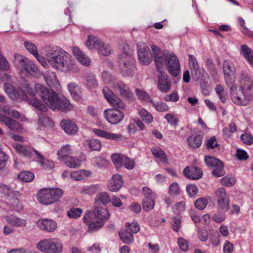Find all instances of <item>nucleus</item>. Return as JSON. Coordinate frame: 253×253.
I'll return each instance as SVG.
<instances>
[{
	"label": "nucleus",
	"instance_id": "f257e3e1",
	"mask_svg": "<svg viewBox=\"0 0 253 253\" xmlns=\"http://www.w3.org/2000/svg\"><path fill=\"white\" fill-rule=\"evenodd\" d=\"M111 197L106 192L98 193L95 198L94 210L88 211L84 216V222L88 226V231L94 232L101 229L110 217V213L105 208L99 207L100 204L106 205L111 202Z\"/></svg>",
	"mask_w": 253,
	"mask_h": 253
},
{
	"label": "nucleus",
	"instance_id": "f03ea898",
	"mask_svg": "<svg viewBox=\"0 0 253 253\" xmlns=\"http://www.w3.org/2000/svg\"><path fill=\"white\" fill-rule=\"evenodd\" d=\"M36 88L44 103L51 109L65 112L72 109L73 105L69 101L64 97L59 96L52 89H49L41 84H36Z\"/></svg>",
	"mask_w": 253,
	"mask_h": 253
},
{
	"label": "nucleus",
	"instance_id": "7ed1b4c3",
	"mask_svg": "<svg viewBox=\"0 0 253 253\" xmlns=\"http://www.w3.org/2000/svg\"><path fill=\"white\" fill-rule=\"evenodd\" d=\"M47 60L52 66L62 71H74L75 70V64L71 56L60 47H52L47 53Z\"/></svg>",
	"mask_w": 253,
	"mask_h": 253
},
{
	"label": "nucleus",
	"instance_id": "20e7f679",
	"mask_svg": "<svg viewBox=\"0 0 253 253\" xmlns=\"http://www.w3.org/2000/svg\"><path fill=\"white\" fill-rule=\"evenodd\" d=\"M102 77L105 83L109 84L116 93L129 101L133 100V94L126 84L118 80L106 71L102 73Z\"/></svg>",
	"mask_w": 253,
	"mask_h": 253
},
{
	"label": "nucleus",
	"instance_id": "39448f33",
	"mask_svg": "<svg viewBox=\"0 0 253 253\" xmlns=\"http://www.w3.org/2000/svg\"><path fill=\"white\" fill-rule=\"evenodd\" d=\"M118 59L122 76H132L135 69V60L132 56V50L127 44L124 46L123 52L119 55Z\"/></svg>",
	"mask_w": 253,
	"mask_h": 253
},
{
	"label": "nucleus",
	"instance_id": "423d86ee",
	"mask_svg": "<svg viewBox=\"0 0 253 253\" xmlns=\"http://www.w3.org/2000/svg\"><path fill=\"white\" fill-rule=\"evenodd\" d=\"M63 194V190L60 188H43L37 193V200L40 203L48 205L58 201Z\"/></svg>",
	"mask_w": 253,
	"mask_h": 253
},
{
	"label": "nucleus",
	"instance_id": "0eeeda50",
	"mask_svg": "<svg viewBox=\"0 0 253 253\" xmlns=\"http://www.w3.org/2000/svg\"><path fill=\"white\" fill-rule=\"evenodd\" d=\"M37 248L45 253H59L62 251L63 244L57 238H49L39 242Z\"/></svg>",
	"mask_w": 253,
	"mask_h": 253
},
{
	"label": "nucleus",
	"instance_id": "6e6552de",
	"mask_svg": "<svg viewBox=\"0 0 253 253\" xmlns=\"http://www.w3.org/2000/svg\"><path fill=\"white\" fill-rule=\"evenodd\" d=\"M85 45L89 49H96L99 54L104 56L108 55L111 53L109 45L94 36H88Z\"/></svg>",
	"mask_w": 253,
	"mask_h": 253
},
{
	"label": "nucleus",
	"instance_id": "1a4fd4ad",
	"mask_svg": "<svg viewBox=\"0 0 253 253\" xmlns=\"http://www.w3.org/2000/svg\"><path fill=\"white\" fill-rule=\"evenodd\" d=\"M214 194L217 200V208L224 212L228 211L230 199L225 189L223 187H218L214 191Z\"/></svg>",
	"mask_w": 253,
	"mask_h": 253
},
{
	"label": "nucleus",
	"instance_id": "9d476101",
	"mask_svg": "<svg viewBox=\"0 0 253 253\" xmlns=\"http://www.w3.org/2000/svg\"><path fill=\"white\" fill-rule=\"evenodd\" d=\"M239 91L250 101L253 99V81L250 76L245 73L241 75Z\"/></svg>",
	"mask_w": 253,
	"mask_h": 253
},
{
	"label": "nucleus",
	"instance_id": "9b49d317",
	"mask_svg": "<svg viewBox=\"0 0 253 253\" xmlns=\"http://www.w3.org/2000/svg\"><path fill=\"white\" fill-rule=\"evenodd\" d=\"M38 84H35L34 88H32L29 85H27L25 90V93L27 95V99L26 100H28L30 104L32 105L38 110L45 112L47 111L46 106L44 105L40 100H39L36 97H35L36 94H38L39 96H40L38 93L36 88V85Z\"/></svg>",
	"mask_w": 253,
	"mask_h": 253
},
{
	"label": "nucleus",
	"instance_id": "f8f14e48",
	"mask_svg": "<svg viewBox=\"0 0 253 253\" xmlns=\"http://www.w3.org/2000/svg\"><path fill=\"white\" fill-rule=\"evenodd\" d=\"M152 50L157 70L158 72L162 71L161 67L164 63L166 64L167 59L170 53L168 50H161L157 45H153Z\"/></svg>",
	"mask_w": 253,
	"mask_h": 253
},
{
	"label": "nucleus",
	"instance_id": "ddd939ff",
	"mask_svg": "<svg viewBox=\"0 0 253 253\" xmlns=\"http://www.w3.org/2000/svg\"><path fill=\"white\" fill-rule=\"evenodd\" d=\"M205 162L207 166L213 169L212 174L215 177H219L224 174L223 164L219 159L211 156H206Z\"/></svg>",
	"mask_w": 253,
	"mask_h": 253
},
{
	"label": "nucleus",
	"instance_id": "4468645a",
	"mask_svg": "<svg viewBox=\"0 0 253 253\" xmlns=\"http://www.w3.org/2000/svg\"><path fill=\"white\" fill-rule=\"evenodd\" d=\"M137 54L140 63L144 65L150 64L152 60V54L149 46L144 42H140L137 44Z\"/></svg>",
	"mask_w": 253,
	"mask_h": 253
},
{
	"label": "nucleus",
	"instance_id": "2eb2a0df",
	"mask_svg": "<svg viewBox=\"0 0 253 253\" xmlns=\"http://www.w3.org/2000/svg\"><path fill=\"white\" fill-rule=\"evenodd\" d=\"M4 90L8 96L13 100H26L27 95L22 89L14 87L9 83L4 84Z\"/></svg>",
	"mask_w": 253,
	"mask_h": 253
},
{
	"label": "nucleus",
	"instance_id": "dca6fc26",
	"mask_svg": "<svg viewBox=\"0 0 253 253\" xmlns=\"http://www.w3.org/2000/svg\"><path fill=\"white\" fill-rule=\"evenodd\" d=\"M104 97L115 109H124L125 107L124 102L119 98L108 87H104L102 89Z\"/></svg>",
	"mask_w": 253,
	"mask_h": 253
},
{
	"label": "nucleus",
	"instance_id": "f3484780",
	"mask_svg": "<svg viewBox=\"0 0 253 253\" xmlns=\"http://www.w3.org/2000/svg\"><path fill=\"white\" fill-rule=\"evenodd\" d=\"M14 58L15 62L18 63L26 72L30 74L37 73L38 68L32 61L19 54H15Z\"/></svg>",
	"mask_w": 253,
	"mask_h": 253
},
{
	"label": "nucleus",
	"instance_id": "a211bd4d",
	"mask_svg": "<svg viewBox=\"0 0 253 253\" xmlns=\"http://www.w3.org/2000/svg\"><path fill=\"white\" fill-rule=\"evenodd\" d=\"M166 65L169 74L174 77L177 76L180 72V64L178 58L170 52L167 59Z\"/></svg>",
	"mask_w": 253,
	"mask_h": 253
},
{
	"label": "nucleus",
	"instance_id": "6ab92c4d",
	"mask_svg": "<svg viewBox=\"0 0 253 253\" xmlns=\"http://www.w3.org/2000/svg\"><path fill=\"white\" fill-rule=\"evenodd\" d=\"M230 95L232 102L237 105L246 106L250 102L245 95H243L241 92L239 93L237 86H233L231 88Z\"/></svg>",
	"mask_w": 253,
	"mask_h": 253
},
{
	"label": "nucleus",
	"instance_id": "aec40b11",
	"mask_svg": "<svg viewBox=\"0 0 253 253\" xmlns=\"http://www.w3.org/2000/svg\"><path fill=\"white\" fill-rule=\"evenodd\" d=\"M157 87L162 92H167L171 86V81L168 78L167 73L164 71L159 72Z\"/></svg>",
	"mask_w": 253,
	"mask_h": 253
},
{
	"label": "nucleus",
	"instance_id": "412c9836",
	"mask_svg": "<svg viewBox=\"0 0 253 253\" xmlns=\"http://www.w3.org/2000/svg\"><path fill=\"white\" fill-rule=\"evenodd\" d=\"M0 122L3 123L12 132H20L22 130V126L18 121L1 113H0Z\"/></svg>",
	"mask_w": 253,
	"mask_h": 253
},
{
	"label": "nucleus",
	"instance_id": "4be33fe9",
	"mask_svg": "<svg viewBox=\"0 0 253 253\" xmlns=\"http://www.w3.org/2000/svg\"><path fill=\"white\" fill-rule=\"evenodd\" d=\"M105 117L109 123L112 124H117L124 118V114L118 109H109L105 110Z\"/></svg>",
	"mask_w": 253,
	"mask_h": 253
},
{
	"label": "nucleus",
	"instance_id": "5701e85b",
	"mask_svg": "<svg viewBox=\"0 0 253 253\" xmlns=\"http://www.w3.org/2000/svg\"><path fill=\"white\" fill-rule=\"evenodd\" d=\"M183 174L190 179H199L202 177L203 173L197 167H186L183 171Z\"/></svg>",
	"mask_w": 253,
	"mask_h": 253
},
{
	"label": "nucleus",
	"instance_id": "b1692460",
	"mask_svg": "<svg viewBox=\"0 0 253 253\" xmlns=\"http://www.w3.org/2000/svg\"><path fill=\"white\" fill-rule=\"evenodd\" d=\"M43 78L47 84L51 88L58 89L60 86L59 82L57 79L55 73L51 71H46L43 74Z\"/></svg>",
	"mask_w": 253,
	"mask_h": 253
},
{
	"label": "nucleus",
	"instance_id": "393cba45",
	"mask_svg": "<svg viewBox=\"0 0 253 253\" xmlns=\"http://www.w3.org/2000/svg\"><path fill=\"white\" fill-rule=\"evenodd\" d=\"M37 226L43 231L52 232L57 228V223L53 220L48 219H41L37 221Z\"/></svg>",
	"mask_w": 253,
	"mask_h": 253
},
{
	"label": "nucleus",
	"instance_id": "a878e982",
	"mask_svg": "<svg viewBox=\"0 0 253 253\" xmlns=\"http://www.w3.org/2000/svg\"><path fill=\"white\" fill-rule=\"evenodd\" d=\"M124 184L122 177L119 174H114L109 181L108 189L112 192H117Z\"/></svg>",
	"mask_w": 253,
	"mask_h": 253
},
{
	"label": "nucleus",
	"instance_id": "bb28decb",
	"mask_svg": "<svg viewBox=\"0 0 253 253\" xmlns=\"http://www.w3.org/2000/svg\"><path fill=\"white\" fill-rule=\"evenodd\" d=\"M60 126L64 131L69 134L73 135L77 133L78 127L76 123L70 120H63L60 122Z\"/></svg>",
	"mask_w": 253,
	"mask_h": 253
},
{
	"label": "nucleus",
	"instance_id": "cd10ccee",
	"mask_svg": "<svg viewBox=\"0 0 253 253\" xmlns=\"http://www.w3.org/2000/svg\"><path fill=\"white\" fill-rule=\"evenodd\" d=\"M92 132L98 136L111 140L117 141L121 140L123 137L121 134L111 133L98 128H93Z\"/></svg>",
	"mask_w": 253,
	"mask_h": 253
},
{
	"label": "nucleus",
	"instance_id": "c85d7f7f",
	"mask_svg": "<svg viewBox=\"0 0 253 253\" xmlns=\"http://www.w3.org/2000/svg\"><path fill=\"white\" fill-rule=\"evenodd\" d=\"M72 51L78 61L82 65L85 66H88L90 65V58L85 54L79 48L74 47L72 48Z\"/></svg>",
	"mask_w": 253,
	"mask_h": 253
},
{
	"label": "nucleus",
	"instance_id": "c756f323",
	"mask_svg": "<svg viewBox=\"0 0 253 253\" xmlns=\"http://www.w3.org/2000/svg\"><path fill=\"white\" fill-rule=\"evenodd\" d=\"M13 148L19 154L27 158H32L33 154L32 149L29 147H27L18 143H15L13 144Z\"/></svg>",
	"mask_w": 253,
	"mask_h": 253
},
{
	"label": "nucleus",
	"instance_id": "7c9ffc66",
	"mask_svg": "<svg viewBox=\"0 0 253 253\" xmlns=\"http://www.w3.org/2000/svg\"><path fill=\"white\" fill-rule=\"evenodd\" d=\"M241 54L253 67V50L246 44L241 46Z\"/></svg>",
	"mask_w": 253,
	"mask_h": 253
},
{
	"label": "nucleus",
	"instance_id": "2f4dec72",
	"mask_svg": "<svg viewBox=\"0 0 253 253\" xmlns=\"http://www.w3.org/2000/svg\"><path fill=\"white\" fill-rule=\"evenodd\" d=\"M5 220L7 223L15 227H25L27 224L26 220L24 219L19 218L13 215L6 216Z\"/></svg>",
	"mask_w": 253,
	"mask_h": 253
},
{
	"label": "nucleus",
	"instance_id": "473e14b6",
	"mask_svg": "<svg viewBox=\"0 0 253 253\" xmlns=\"http://www.w3.org/2000/svg\"><path fill=\"white\" fill-rule=\"evenodd\" d=\"M202 139L203 137L201 135L192 134L187 138V141L190 147L193 148H197L201 146Z\"/></svg>",
	"mask_w": 253,
	"mask_h": 253
},
{
	"label": "nucleus",
	"instance_id": "72a5a7b5",
	"mask_svg": "<svg viewBox=\"0 0 253 253\" xmlns=\"http://www.w3.org/2000/svg\"><path fill=\"white\" fill-rule=\"evenodd\" d=\"M119 235L121 241L124 243L129 244L133 241V235L127 229L121 230L119 232Z\"/></svg>",
	"mask_w": 253,
	"mask_h": 253
},
{
	"label": "nucleus",
	"instance_id": "f704fd0d",
	"mask_svg": "<svg viewBox=\"0 0 253 253\" xmlns=\"http://www.w3.org/2000/svg\"><path fill=\"white\" fill-rule=\"evenodd\" d=\"M152 153L155 158L160 161L168 163V159L167 158L165 152L160 148H154L151 149Z\"/></svg>",
	"mask_w": 253,
	"mask_h": 253
},
{
	"label": "nucleus",
	"instance_id": "c9c22d12",
	"mask_svg": "<svg viewBox=\"0 0 253 253\" xmlns=\"http://www.w3.org/2000/svg\"><path fill=\"white\" fill-rule=\"evenodd\" d=\"M38 118V124L40 127L51 126L53 125L52 120L43 113H39Z\"/></svg>",
	"mask_w": 253,
	"mask_h": 253
},
{
	"label": "nucleus",
	"instance_id": "e433bc0d",
	"mask_svg": "<svg viewBox=\"0 0 253 253\" xmlns=\"http://www.w3.org/2000/svg\"><path fill=\"white\" fill-rule=\"evenodd\" d=\"M71 154V146L69 145L62 147L57 153L59 159L62 161L70 156L69 155Z\"/></svg>",
	"mask_w": 253,
	"mask_h": 253
},
{
	"label": "nucleus",
	"instance_id": "4c0bfd02",
	"mask_svg": "<svg viewBox=\"0 0 253 253\" xmlns=\"http://www.w3.org/2000/svg\"><path fill=\"white\" fill-rule=\"evenodd\" d=\"M224 75H233L235 72V68L233 64L229 60H225L223 64Z\"/></svg>",
	"mask_w": 253,
	"mask_h": 253
},
{
	"label": "nucleus",
	"instance_id": "58836bf2",
	"mask_svg": "<svg viewBox=\"0 0 253 253\" xmlns=\"http://www.w3.org/2000/svg\"><path fill=\"white\" fill-rule=\"evenodd\" d=\"M68 90L75 99L80 98L81 91L79 87L75 83H70L68 85Z\"/></svg>",
	"mask_w": 253,
	"mask_h": 253
},
{
	"label": "nucleus",
	"instance_id": "ea45409f",
	"mask_svg": "<svg viewBox=\"0 0 253 253\" xmlns=\"http://www.w3.org/2000/svg\"><path fill=\"white\" fill-rule=\"evenodd\" d=\"M220 181L222 185L228 187L233 186L236 182V178L232 175H227L221 178Z\"/></svg>",
	"mask_w": 253,
	"mask_h": 253
},
{
	"label": "nucleus",
	"instance_id": "a19ab883",
	"mask_svg": "<svg viewBox=\"0 0 253 253\" xmlns=\"http://www.w3.org/2000/svg\"><path fill=\"white\" fill-rule=\"evenodd\" d=\"M63 162L67 166L71 168H78L81 165V162L80 160L72 156L67 157V158L63 161Z\"/></svg>",
	"mask_w": 253,
	"mask_h": 253
},
{
	"label": "nucleus",
	"instance_id": "79ce46f5",
	"mask_svg": "<svg viewBox=\"0 0 253 253\" xmlns=\"http://www.w3.org/2000/svg\"><path fill=\"white\" fill-rule=\"evenodd\" d=\"M18 177L23 182H29L34 179V174L30 171H22L18 174Z\"/></svg>",
	"mask_w": 253,
	"mask_h": 253
},
{
	"label": "nucleus",
	"instance_id": "37998d69",
	"mask_svg": "<svg viewBox=\"0 0 253 253\" xmlns=\"http://www.w3.org/2000/svg\"><path fill=\"white\" fill-rule=\"evenodd\" d=\"M139 115L142 120L147 124H150L153 121V117L151 114L144 109L140 110Z\"/></svg>",
	"mask_w": 253,
	"mask_h": 253
},
{
	"label": "nucleus",
	"instance_id": "c03bdc74",
	"mask_svg": "<svg viewBox=\"0 0 253 253\" xmlns=\"http://www.w3.org/2000/svg\"><path fill=\"white\" fill-rule=\"evenodd\" d=\"M215 90L221 101L225 103L227 101L226 93L223 87L220 84H217Z\"/></svg>",
	"mask_w": 253,
	"mask_h": 253
},
{
	"label": "nucleus",
	"instance_id": "a18cd8bd",
	"mask_svg": "<svg viewBox=\"0 0 253 253\" xmlns=\"http://www.w3.org/2000/svg\"><path fill=\"white\" fill-rule=\"evenodd\" d=\"M124 155L120 154H113L112 155V160L116 169H119L122 167Z\"/></svg>",
	"mask_w": 253,
	"mask_h": 253
},
{
	"label": "nucleus",
	"instance_id": "49530a36",
	"mask_svg": "<svg viewBox=\"0 0 253 253\" xmlns=\"http://www.w3.org/2000/svg\"><path fill=\"white\" fill-rule=\"evenodd\" d=\"M155 198H144L143 201L142 206L143 209L146 211L152 210L155 205Z\"/></svg>",
	"mask_w": 253,
	"mask_h": 253
},
{
	"label": "nucleus",
	"instance_id": "de8ad7c7",
	"mask_svg": "<svg viewBox=\"0 0 253 253\" xmlns=\"http://www.w3.org/2000/svg\"><path fill=\"white\" fill-rule=\"evenodd\" d=\"M155 109L160 112H166L169 110V108L167 104L163 102H155L152 100L150 102Z\"/></svg>",
	"mask_w": 253,
	"mask_h": 253
},
{
	"label": "nucleus",
	"instance_id": "09e8293b",
	"mask_svg": "<svg viewBox=\"0 0 253 253\" xmlns=\"http://www.w3.org/2000/svg\"><path fill=\"white\" fill-rule=\"evenodd\" d=\"M82 212L81 209L73 207L67 212V214L70 218H77L81 216Z\"/></svg>",
	"mask_w": 253,
	"mask_h": 253
},
{
	"label": "nucleus",
	"instance_id": "8fccbe9b",
	"mask_svg": "<svg viewBox=\"0 0 253 253\" xmlns=\"http://www.w3.org/2000/svg\"><path fill=\"white\" fill-rule=\"evenodd\" d=\"M136 94L138 98V99L145 101L147 102L150 103L151 102H152V99L150 97L149 94H148L146 91L139 89H136Z\"/></svg>",
	"mask_w": 253,
	"mask_h": 253
},
{
	"label": "nucleus",
	"instance_id": "3c124183",
	"mask_svg": "<svg viewBox=\"0 0 253 253\" xmlns=\"http://www.w3.org/2000/svg\"><path fill=\"white\" fill-rule=\"evenodd\" d=\"M206 65L212 77L216 76L217 75V71L212 60L210 58H207L206 60Z\"/></svg>",
	"mask_w": 253,
	"mask_h": 253
},
{
	"label": "nucleus",
	"instance_id": "603ef678",
	"mask_svg": "<svg viewBox=\"0 0 253 253\" xmlns=\"http://www.w3.org/2000/svg\"><path fill=\"white\" fill-rule=\"evenodd\" d=\"M87 84L90 87L95 88L98 86V83L95 76L92 74H88L85 76Z\"/></svg>",
	"mask_w": 253,
	"mask_h": 253
},
{
	"label": "nucleus",
	"instance_id": "864d4df0",
	"mask_svg": "<svg viewBox=\"0 0 253 253\" xmlns=\"http://www.w3.org/2000/svg\"><path fill=\"white\" fill-rule=\"evenodd\" d=\"M207 199L204 197H201L196 200L195 202V206L199 210H203L206 208L208 205Z\"/></svg>",
	"mask_w": 253,
	"mask_h": 253
},
{
	"label": "nucleus",
	"instance_id": "5fc2aeb1",
	"mask_svg": "<svg viewBox=\"0 0 253 253\" xmlns=\"http://www.w3.org/2000/svg\"><path fill=\"white\" fill-rule=\"evenodd\" d=\"M169 193L174 196H176L180 194V188L176 182H172L170 185L169 189Z\"/></svg>",
	"mask_w": 253,
	"mask_h": 253
},
{
	"label": "nucleus",
	"instance_id": "6e6d98bb",
	"mask_svg": "<svg viewBox=\"0 0 253 253\" xmlns=\"http://www.w3.org/2000/svg\"><path fill=\"white\" fill-rule=\"evenodd\" d=\"M123 165L126 169H132L135 166V162L133 160L130 159L128 157L124 156Z\"/></svg>",
	"mask_w": 253,
	"mask_h": 253
},
{
	"label": "nucleus",
	"instance_id": "4d7b16f0",
	"mask_svg": "<svg viewBox=\"0 0 253 253\" xmlns=\"http://www.w3.org/2000/svg\"><path fill=\"white\" fill-rule=\"evenodd\" d=\"M88 145L90 149L93 151H99L101 148L100 141L96 139H92L89 140Z\"/></svg>",
	"mask_w": 253,
	"mask_h": 253
},
{
	"label": "nucleus",
	"instance_id": "13d9d810",
	"mask_svg": "<svg viewBox=\"0 0 253 253\" xmlns=\"http://www.w3.org/2000/svg\"><path fill=\"white\" fill-rule=\"evenodd\" d=\"M173 211L177 214H180L185 210V204L183 201H180L175 204L172 207Z\"/></svg>",
	"mask_w": 253,
	"mask_h": 253
},
{
	"label": "nucleus",
	"instance_id": "bf43d9fd",
	"mask_svg": "<svg viewBox=\"0 0 253 253\" xmlns=\"http://www.w3.org/2000/svg\"><path fill=\"white\" fill-rule=\"evenodd\" d=\"M92 163L99 168H103L106 164V160L100 156H97L92 159Z\"/></svg>",
	"mask_w": 253,
	"mask_h": 253
},
{
	"label": "nucleus",
	"instance_id": "052dcab7",
	"mask_svg": "<svg viewBox=\"0 0 253 253\" xmlns=\"http://www.w3.org/2000/svg\"><path fill=\"white\" fill-rule=\"evenodd\" d=\"M24 46L26 49L33 55L37 54V47L33 43L26 41L24 42Z\"/></svg>",
	"mask_w": 253,
	"mask_h": 253
},
{
	"label": "nucleus",
	"instance_id": "680f3d73",
	"mask_svg": "<svg viewBox=\"0 0 253 253\" xmlns=\"http://www.w3.org/2000/svg\"><path fill=\"white\" fill-rule=\"evenodd\" d=\"M242 141L245 144L250 145L253 143V137L249 133H244L241 136Z\"/></svg>",
	"mask_w": 253,
	"mask_h": 253
},
{
	"label": "nucleus",
	"instance_id": "e2e57ef3",
	"mask_svg": "<svg viewBox=\"0 0 253 253\" xmlns=\"http://www.w3.org/2000/svg\"><path fill=\"white\" fill-rule=\"evenodd\" d=\"M209 78L207 77H203L201 80L200 85L203 93L208 92L209 89V85L208 84Z\"/></svg>",
	"mask_w": 253,
	"mask_h": 253
},
{
	"label": "nucleus",
	"instance_id": "0e129e2a",
	"mask_svg": "<svg viewBox=\"0 0 253 253\" xmlns=\"http://www.w3.org/2000/svg\"><path fill=\"white\" fill-rule=\"evenodd\" d=\"M164 118L168 121V122L172 126H176L178 125V119L177 117L173 116L171 114H167Z\"/></svg>",
	"mask_w": 253,
	"mask_h": 253
},
{
	"label": "nucleus",
	"instance_id": "69168bd1",
	"mask_svg": "<svg viewBox=\"0 0 253 253\" xmlns=\"http://www.w3.org/2000/svg\"><path fill=\"white\" fill-rule=\"evenodd\" d=\"M224 75V79L225 81V82L227 84V85L228 86V87L230 88V89L233 86H237V85L234 84V82H235V75L234 74L233 75Z\"/></svg>",
	"mask_w": 253,
	"mask_h": 253
},
{
	"label": "nucleus",
	"instance_id": "338daca9",
	"mask_svg": "<svg viewBox=\"0 0 253 253\" xmlns=\"http://www.w3.org/2000/svg\"><path fill=\"white\" fill-rule=\"evenodd\" d=\"M218 146L219 145L215 136H212L208 139L207 142V149H213Z\"/></svg>",
	"mask_w": 253,
	"mask_h": 253
},
{
	"label": "nucleus",
	"instance_id": "774afa93",
	"mask_svg": "<svg viewBox=\"0 0 253 253\" xmlns=\"http://www.w3.org/2000/svg\"><path fill=\"white\" fill-rule=\"evenodd\" d=\"M198 188L194 184H188L186 186V191L190 197L195 196L198 192Z\"/></svg>",
	"mask_w": 253,
	"mask_h": 253
}]
</instances>
